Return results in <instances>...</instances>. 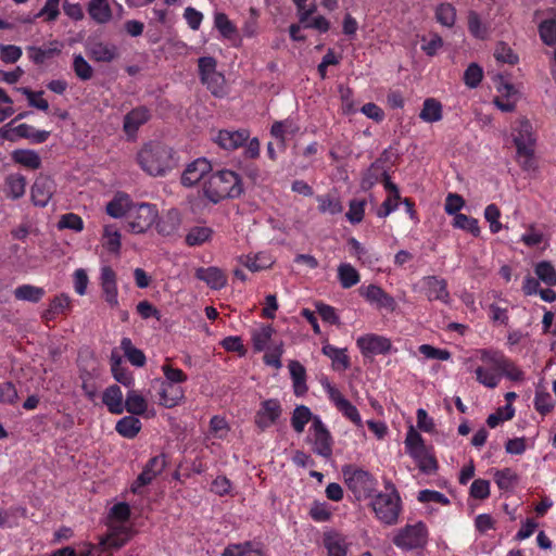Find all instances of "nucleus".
<instances>
[{
    "label": "nucleus",
    "mask_w": 556,
    "mask_h": 556,
    "mask_svg": "<svg viewBox=\"0 0 556 556\" xmlns=\"http://www.w3.org/2000/svg\"><path fill=\"white\" fill-rule=\"evenodd\" d=\"M111 371L114 379L124 387L130 388L134 386L135 379L132 374L126 367L122 366L119 358L112 359Z\"/></svg>",
    "instance_id": "obj_51"
},
{
    "label": "nucleus",
    "mask_w": 556,
    "mask_h": 556,
    "mask_svg": "<svg viewBox=\"0 0 556 556\" xmlns=\"http://www.w3.org/2000/svg\"><path fill=\"white\" fill-rule=\"evenodd\" d=\"M483 78V71L477 63L468 65L464 73V83L469 88H477Z\"/></svg>",
    "instance_id": "obj_64"
},
{
    "label": "nucleus",
    "mask_w": 556,
    "mask_h": 556,
    "mask_svg": "<svg viewBox=\"0 0 556 556\" xmlns=\"http://www.w3.org/2000/svg\"><path fill=\"white\" fill-rule=\"evenodd\" d=\"M203 85L211 91L215 97H222L225 93V77L222 73L216 72L207 77L200 79Z\"/></svg>",
    "instance_id": "obj_54"
},
{
    "label": "nucleus",
    "mask_w": 556,
    "mask_h": 556,
    "mask_svg": "<svg viewBox=\"0 0 556 556\" xmlns=\"http://www.w3.org/2000/svg\"><path fill=\"white\" fill-rule=\"evenodd\" d=\"M375 517L386 526L397 523L402 513V500L391 480H384V492H378L370 501Z\"/></svg>",
    "instance_id": "obj_4"
},
{
    "label": "nucleus",
    "mask_w": 556,
    "mask_h": 556,
    "mask_svg": "<svg viewBox=\"0 0 556 556\" xmlns=\"http://www.w3.org/2000/svg\"><path fill=\"white\" fill-rule=\"evenodd\" d=\"M55 190L56 185L51 177L39 175L31 186L30 198L33 204L38 207L47 206Z\"/></svg>",
    "instance_id": "obj_20"
},
{
    "label": "nucleus",
    "mask_w": 556,
    "mask_h": 556,
    "mask_svg": "<svg viewBox=\"0 0 556 556\" xmlns=\"http://www.w3.org/2000/svg\"><path fill=\"white\" fill-rule=\"evenodd\" d=\"M141 427V421L135 415H131L119 419L116 422L115 430L119 435L132 439L140 432Z\"/></svg>",
    "instance_id": "obj_40"
},
{
    "label": "nucleus",
    "mask_w": 556,
    "mask_h": 556,
    "mask_svg": "<svg viewBox=\"0 0 556 556\" xmlns=\"http://www.w3.org/2000/svg\"><path fill=\"white\" fill-rule=\"evenodd\" d=\"M160 405L166 408H173L179 405L185 399V390L178 383L161 382Z\"/></svg>",
    "instance_id": "obj_27"
},
{
    "label": "nucleus",
    "mask_w": 556,
    "mask_h": 556,
    "mask_svg": "<svg viewBox=\"0 0 556 556\" xmlns=\"http://www.w3.org/2000/svg\"><path fill=\"white\" fill-rule=\"evenodd\" d=\"M338 278L343 289H350L361 280L359 273L349 263H343L338 267Z\"/></svg>",
    "instance_id": "obj_46"
},
{
    "label": "nucleus",
    "mask_w": 556,
    "mask_h": 556,
    "mask_svg": "<svg viewBox=\"0 0 556 556\" xmlns=\"http://www.w3.org/2000/svg\"><path fill=\"white\" fill-rule=\"evenodd\" d=\"M142 170L151 176H165L175 167L174 151L157 141L146 143L137 154Z\"/></svg>",
    "instance_id": "obj_3"
},
{
    "label": "nucleus",
    "mask_w": 556,
    "mask_h": 556,
    "mask_svg": "<svg viewBox=\"0 0 556 556\" xmlns=\"http://www.w3.org/2000/svg\"><path fill=\"white\" fill-rule=\"evenodd\" d=\"M540 38L546 46H554L556 43V20L547 18L539 25Z\"/></svg>",
    "instance_id": "obj_55"
},
{
    "label": "nucleus",
    "mask_w": 556,
    "mask_h": 556,
    "mask_svg": "<svg viewBox=\"0 0 556 556\" xmlns=\"http://www.w3.org/2000/svg\"><path fill=\"white\" fill-rule=\"evenodd\" d=\"M282 414V406L277 399H267L261 402L254 416V424L260 431H265L275 425Z\"/></svg>",
    "instance_id": "obj_15"
},
{
    "label": "nucleus",
    "mask_w": 556,
    "mask_h": 556,
    "mask_svg": "<svg viewBox=\"0 0 556 556\" xmlns=\"http://www.w3.org/2000/svg\"><path fill=\"white\" fill-rule=\"evenodd\" d=\"M211 172V163L204 157H199L186 166L181 174L180 182L184 187H193L199 181L205 180Z\"/></svg>",
    "instance_id": "obj_19"
},
{
    "label": "nucleus",
    "mask_w": 556,
    "mask_h": 556,
    "mask_svg": "<svg viewBox=\"0 0 556 556\" xmlns=\"http://www.w3.org/2000/svg\"><path fill=\"white\" fill-rule=\"evenodd\" d=\"M88 14L98 24H106L112 18V10L108 0H90Z\"/></svg>",
    "instance_id": "obj_35"
},
{
    "label": "nucleus",
    "mask_w": 556,
    "mask_h": 556,
    "mask_svg": "<svg viewBox=\"0 0 556 556\" xmlns=\"http://www.w3.org/2000/svg\"><path fill=\"white\" fill-rule=\"evenodd\" d=\"M515 415V409L510 404L500 407L495 413L489 415L486 425L490 428H496L501 422L510 420Z\"/></svg>",
    "instance_id": "obj_60"
},
{
    "label": "nucleus",
    "mask_w": 556,
    "mask_h": 556,
    "mask_svg": "<svg viewBox=\"0 0 556 556\" xmlns=\"http://www.w3.org/2000/svg\"><path fill=\"white\" fill-rule=\"evenodd\" d=\"M121 232L115 225H106L103 228L102 245L110 253L118 254L122 247Z\"/></svg>",
    "instance_id": "obj_41"
},
{
    "label": "nucleus",
    "mask_w": 556,
    "mask_h": 556,
    "mask_svg": "<svg viewBox=\"0 0 556 556\" xmlns=\"http://www.w3.org/2000/svg\"><path fill=\"white\" fill-rule=\"evenodd\" d=\"M315 416L311 409L305 405H299L294 408L291 416V426L296 433H302L305 426L312 420L314 422Z\"/></svg>",
    "instance_id": "obj_43"
},
{
    "label": "nucleus",
    "mask_w": 556,
    "mask_h": 556,
    "mask_svg": "<svg viewBox=\"0 0 556 556\" xmlns=\"http://www.w3.org/2000/svg\"><path fill=\"white\" fill-rule=\"evenodd\" d=\"M321 352L332 361V367L336 370H345L351 365L345 349H339L332 344H325Z\"/></svg>",
    "instance_id": "obj_36"
},
{
    "label": "nucleus",
    "mask_w": 556,
    "mask_h": 556,
    "mask_svg": "<svg viewBox=\"0 0 556 556\" xmlns=\"http://www.w3.org/2000/svg\"><path fill=\"white\" fill-rule=\"evenodd\" d=\"M12 160L26 168L38 169L41 166V159L34 150L18 149L13 151Z\"/></svg>",
    "instance_id": "obj_42"
},
{
    "label": "nucleus",
    "mask_w": 556,
    "mask_h": 556,
    "mask_svg": "<svg viewBox=\"0 0 556 556\" xmlns=\"http://www.w3.org/2000/svg\"><path fill=\"white\" fill-rule=\"evenodd\" d=\"M324 546L328 556H346L348 543L343 534L337 531L326 532L324 534Z\"/></svg>",
    "instance_id": "obj_28"
},
{
    "label": "nucleus",
    "mask_w": 556,
    "mask_h": 556,
    "mask_svg": "<svg viewBox=\"0 0 556 556\" xmlns=\"http://www.w3.org/2000/svg\"><path fill=\"white\" fill-rule=\"evenodd\" d=\"M511 135L516 151L523 152L525 149L534 148L536 140L533 127L527 118H520L515 123Z\"/></svg>",
    "instance_id": "obj_23"
},
{
    "label": "nucleus",
    "mask_w": 556,
    "mask_h": 556,
    "mask_svg": "<svg viewBox=\"0 0 556 556\" xmlns=\"http://www.w3.org/2000/svg\"><path fill=\"white\" fill-rule=\"evenodd\" d=\"M134 202L127 194H116L113 200L106 204V213L114 218L126 217L132 206Z\"/></svg>",
    "instance_id": "obj_32"
},
{
    "label": "nucleus",
    "mask_w": 556,
    "mask_h": 556,
    "mask_svg": "<svg viewBox=\"0 0 556 556\" xmlns=\"http://www.w3.org/2000/svg\"><path fill=\"white\" fill-rule=\"evenodd\" d=\"M99 285L104 302L111 308H117L119 306L117 274L111 266L103 265L100 268Z\"/></svg>",
    "instance_id": "obj_16"
},
{
    "label": "nucleus",
    "mask_w": 556,
    "mask_h": 556,
    "mask_svg": "<svg viewBox=\"0 0 556 556\" xmlns=\"http://www.w3.org/2000/svg\"><path fill=\"white\" fill-rule=\"evenodd\" d=\"M480 358L485 365L476 368V379L489 389L496 388L502 376L515 382L525 379V372L503 352L482 350Z\"/></svg>",
    "instance_id": "obj_1"
},
{
    "label": "nucleus",
    "mask_w": 556,
    "mask_h": 556,
    "mask_svg": "<svg viewBox=\"0 0 556 556\" xmlns=\"http://www.w3.org/2000/svg\"><path fill=\"white\" fill-rule=\"evenodd\" d=\"M18 91L26 97L29 106L43 112H47L49 110L48 101L41 97L43 94V91H33L27 87H21L18 88Z\"/></svg>",
    "instance_id": "obj_56"
},
{
    "label": "nucleus",
    "mask_w": 556,
    "mask_h": 556,
    "mask_svg": "<svg viewBox=\"0 0 556 556\" xmlns=\"http://www.w3.org/2000/svg\"><path fill=\"white\" fill-rule=\"evenodd\" d=\"M314 452L325 458L332 455L333 439L319 416H315L312 425Z\"/></svg>",
    "instance_id": "obj_17"
},
{
    "label": "nucleus",
    "mask_w": 556,
    "mask_h": 556,
    "mask_svg": "<svg viewBox=\"0 0 556 556\" xmlns=\"http://www.w3.org/2000/svg\"><path fill=\"white\" fill-rule=\"evenodd\" d=\"M8 197L16 200L24 195L26 178L21 174H12L7 177Z\"/></svg>",
    "instance_id": "obj_50"
},
{
    "label": "nucleus",
    "mask_w": 556,
    "mask_h": 556,
    "mask_svg": "<svg viewBox=\"0 0 556 556\" xmlns=\"http://www.w3.org/2000/svg\"><path fill=\"white\" fill-rule=\"evenodd\" d=\"M419 118L425 123H437L443 118V105L435 98H427L419 112Z\"/></svg>",
    "instance_id": "obj_30"
},
{
    "label": "nucleus",
    "mask_w": 556,
    "mask_h": 556,
    "mask_svg": "<svg viewBox=\"0 0 556 556\" xmlns=\"http://www.w3.org/2000/svg\"><path fill=\"white\" fill-rule=\"evenodd\" d=\"M468 30L477 39H484L486 37V27L482 24L476 11H470L468 14Z\"/></svg>",
    "instance_id": "obj_63"
},
{
    "label": "nucleus",
    "mask_w": 556,
    "mask_h": 556,
    "mask_svg": "<svg viewBox=\"0 0 556 556\" xmlns=\"http://www.w3.org/2000/svg\"><path fill=\"white\" fill-rule=\"evenodd\" d=\"M46 294V291L41 287L33 285H22L14 290V296L21 301H27L30 303H38Z\"/></svg>",
    "instance_id": "obj_45"
},
{
    "label": "nucleus",
    "mask_w": 556,
    "mask_h": 556,
    "mask_svg": "<svg viewBox=\"0 0 556 556\" xmlns=\"http://www.w3.org/2000/svg\"><path fill=\"white\" fill-rule=\"evenodd\" d=\"M494 482L503 492H511L519 482V476L511 468L497 469L494 472Z\"/></svg>",
    "instance_id": "obj_38"
},
{
    "label": "nucleus",
    "mask_w": 556,
    "mask_h": 556,
    "mask_svg": "<svg viewBox=\"0 0 556 556\" xmlns=\"http://www.w3.org/2000/svg\"><path fill=\"white\" fill-rule=\"evenodd\" d=\"M58 229H71L76 232H80L84 230V220L79 215L75 213H66L63 214L59 219Z\"/></svg>",
    "instance_id": "obj_58"
},
{
    "label": "nucleus",
    "mask_w": 556,
    "mask_h": 556,
    "mask_svg": "<svg viewBox=\"0 0 556 556\" xmlns=\"http://www.w3.org/2000/svg\"><path fill=\"white\" fill-rule=\"evenodd\" d=\"M250 138L248 129L228 130L222 129L217 132L214 141L223 149L228 151L237 150L242 147Z\"/></svg>",
    "instance_id": "obj_25"
},
{
    "label": "nucleus",
    "mask_w": 556,
    "mask_h": 556,
    "mask_svg": "<svg viewBox=\"0 0 556 556\" xmlns=\"http://www.w3.org/2000/svg\"><path fill=\"white\" fill-rule=\"evenodd\" d=\"M452 226L465 230L476 238L479 237L481 232L478 219L463 213L456 214L453 218Z\"/></svg>",
    "instance_id": "obj_47"
},
{
    "label": "nucleus",
    "mask_w": 556,
    "mask_h": 556,
    "mask_svg": "<svg viewBox=\"0 0 556 556\" xmlns=\"http://www.w3.org/2000/svg\"><path fill=\"white\" fill-rule=\"evenodd\" d=\"M342 472L348 488L357 500L372 496L377 480L369 471L349 465L343 467Z\"/></svg>",
    "instance_id": "obj_10"
},
{
    "label": "nucleus",
    "mask_w": 556,
    "mask_h": 556,
    "mask_svg": "<svg viewBox=\"0 0 556 556\" xmlns=\"http://www.w3.org/2000/svg\"><path fill=\"white\" fill-rule=\"evenodd\" d=\"M166 467L165 455H156L151 457L137 479L131 484V491L139 493L140 489L150 484Z\"/></svg>",
    "instance_id": "obj_18"
},
{
    "label": "nucleus",
    "mask_w": 556,
    "mask_h": 556,
    "mask_svg": "<svg viewBox=\"0 0 556 556\" xmlns=\"http://www.w3.org/2000/svg\"><path fill=\"white\" fill-rule=\"evenodd\" d=\"M494 58L497 62L515 65L519 62V56L515 51L504 41H500L495 46Z\"/></svg>",
    "instance_id": "obj_53"
},
{
    "label": "nucleus",
    "mask_w": 556,
    "mask_h": 556,
    "mask_svg": "<svg viewBox=\"0 0 556 556\" xmlns=\"http://www.w3.org/2000/svg\"><path fill=\"white\" fill-rule=\"evenodd\" d=\"M404 444L405 452L415 460L421 472L432 473L438 469L432 446L425 443L421 434L413 426L407 430Z\"/></svg>",
    "instance_id": "obj_6"
},
{
    "label": "nucleus",
    "mask_w": 556,
    "mask_h": 556,
    "mask_svg": "<svg viewBox=\"0 0 556 556\" xmlns=\"http://www.w3.org/2000/svg\"><path fill=\"white\" fill-rule=\"evenodd\" d=\"M0 135L3 139L14 141L15 137L29 139L33 143H43L50 137L48 130H37L31 125L20 124L12 129L1 128Z\"/></svg>",
    "instance_id": "obj_21"
},
{
    "label": "nucleus",
    "mask_w": 556,
    "mask_h": 556,
    "mask_svg": "<svg viewBox=\"0 0 556 556\" xmlns=\"http://www.w3.org/2000/svg\"><path fill=\"white\" fill-rule=\"evenodd\" d=\"M157 208L150 203H134L128 213V225L134 233H143L157 218Z\"/></svg>",
    "instance_id": "obj_12"
},
{
    "label": "nucleus",
    "mask_w": 556,
    "mask_h": 556,
    "mask_svg": "<svg viewBox=\"0 0 556 556\" xmlns=\"http://www.w3.org/2000/svg\"><path fill=\"white\" fill-rule=\"evenodd\" d=\"M404 444L405 452L415 460L421 472L432 473L438 469L432 446L425 443L421 434L413 426L407 430Z\"/></svg>",
    "instance_id": "obj_7"
},
{
    "label": "nucleus",
    "mask_w": 556,
    "mask_h": 556,
    "mask_svg": "<svg viewBox=\"0 0 556 556\" xmlns=\"http://www.w3.org/2000/svg\"><path fill=\"white\" fill-rule=\"evenodd\" d=\"M148 409V401L136 390L128 391L124 403V410L135 416L143 415Z\"/></svg>",
    "instance_id": "obj_39"
},
{
    "label": "nucleus",
    "mask_w": 556,
    "mask_h": 556,
    "mask_svg": "<svg viewBox=\"0 0 556 556\" xmlns=\"http://www.w3.org/2000/svg\"><path fill=\"white\" fill-rule=\"evenodd\" d=\"M73 71L80 80H89L93 76V68L81 54H74Z\"/></svg>",
    "instance_id": "obj_57"
},
{
    "label": "nucleus",
    "mask_w": 556,
    "mask_h": 556,
    "mask_svg": "<svg viewBox=\"0 0 556 556\" xmlns=\"http://www.w3.org/2000/svg\"><path fill=\"white\" fill-rule=\"evenodd\" d=\"M534 273L538 279L548 287L556 286V269L548 261H541L535 265Z\"/></svg>",
    "instance_id": "obj_48"
},
{
    "label": "nucleus",
    "mask_w": 556,
    "mask_h": 556,
    "mask_svg": "<svg viewBox=\"0 0 556 556\" xmlns=\"http://www.w3.org/2000/svg\"><path fill=\"white\" fill-rule=\"evenodd\" d=\"M161 368L165 377L163 382L180 384L188 380V376L181 369L173 367L169 359H166Z\"/></svg>",
    "instance_id": "obj_61"
},
{
    "label": "nucleus",
    "mask_w": 556,
    "mask_h": 556,
    "mask_svg": "<svg viewBox=\"0 0 556 556\" xmlns=\"http://www.w3.org/2000/svg\"><path fill=\"white\" fill-rule=\"evenodd\" d=\"M194 277L213 290H220L227 285L226 274L216 266L199 267L195 269Z\"/></svg>",
    "instance_id": "obj_26"
},
{
    "label": "nucleus",
    "mask_w": 556,
    "mask_h": 556,
    "mask_svg": "<svg viewBox=\"0 0 556 556\" xmlns=\"http://www.w3.org/2000/svg\"><path fill=\"white\" fill-rule=\"evenodd\" d=\"M288 368L293 382L294 394L296 396L304 395L307 392L305 367L298 361H291Z\"/></svg>",
    "instance_id": "obj_31"
},
{
    "label": "nucleus",
    "mask_w": 556,
    "mask_h": 556,
    "mask_svg": "<svg viewBox=\"0 0 556 556\" xmlns=\"http://www.w3.org/2000/svg\"><path fill=\"white\" fill-rule=\"evenodd\" d=\"M356 345L365 358H372L376 355H387L392 349V342L389 338L367 333L356 340Z\"/></svg>",
    "instance_id": "obj_14"
},
{
    "label": "nucleus",
    "mask_w": 556,
    "mask_h": 556,
    "mask_svg": "<svg viewBox=\"0 0 556 556\" xmlns=\"http://www.w3.org/2000/svg\"><path fill=\"white\" fill-rule=\"evenodd\" d=\"M300 130L299 125L291 118L275 122L270 127V135L279 140L281 149L286 146V135L294 136Z\"/></svg>",
    "instance_id": "obj_33"
},
{
    "label": "nucleus",
    "mask_w": 556,
    "mask_h": 556,
    "mask_svg": "<svg viewBox=\"0 0 556 556\" xmlns=\"http://www.w3.org/2000/svg\"><path fill=\"white\" fill-rule=\"evenodd\" d=\"M319 382L328 395L329 401L336 406V408L356 427H363V420L356 406L342 395L339 389L330 382L328 377H321Z\"/></svg>",
    "instance_id": "obj_11"
},
{
    "label": "nucleus",
    "mask_w": 556,
    "mask_h": 556,
    "mask_svg": "<svg viewBox=\"0 0 556 556\" xmlns=\"http://www.w3.org/2000/svg\"><path fill=\"white\" fill-rule=\"evenodd\" d=\"M404 444L405 452L415 460L421 472L432 473L438 469L432 446L425 443L421 434L413 426L407 430Z\"/></svg>",
    "instance_id": "obj_5"
},
{
    "label": "nucleus",
    "mask_w": 556,
    "mask_h": 556,
    "mask_svg": "<svg viewBox=\"0 0 556 556\" xmlns=\"http://www.w3.org/2000/svg\"><path fill=\"white\" fill-rule=\"evenodd\" d=\"M150 118L151 111L144 105L137 106L129 111L124 116L123 121V130L127 138L130 140L136 139L139 128L147 124Z\"/></svg>",
    "instance_id": "obj_22"
},
{
    "label": "nucleus",
    "mask_w": 556,
    "mask_h": 556,
    "mask_svg": "<svg viewBox=\"0 0 556 556\" xmlns=\"http://www.w3.org/2000/svg\"><path fill=\"white\" fill-rule=\"evenodd\" d=\"M213 236V229L206 226H194L186 236V244L189 247H198L210 241Z\"/></svg>",
    "instance_id": "obj_44"
},
{
    "label": "nucleus",
    "mask_w": 556,
    "mask_h": 556,
    "mask_svg": "<svg viewBox=\"0 0 556 556\" xmlns=\"http://www.w3.org/2000/svg\"><path fill=\"white\" fill-rule=\"evenodd\" d=\"M359 295L378 311L393 313L396 308L395 299L386 292L380 286L370 283L358 288Z\"/></svg>",
    "instance_id": "obj_13"
},
{
    "label": "nucleus",
    "mask_w": 556,
    "mask_h": 556,
    "mask_svg": "<svg viewBox=\"0 0 556 556\" xmlns=\"http://www.w3.org/2000/svg\"><path fill=\"white\" fill-rule=\"evenodd\" d=\"M89 55L97 62L109 63L117 58L118 52L116 46L98 41L91 45Z\"/></svg>",
    "instance_id": "obj_34"
},
{
    "label": "nucleus",
    "mask_w": 556,
    "mask_h": 556,
    "mask_svg": "<svg viewBox=\"0 0 556 556\" xmlns=\"http://www.w3.org/2000/svg\"><path fill=\"white\" fill-rule=\"evenodd\" d=\"M426 296L429 301H440L447 304L450 302V292L447 281L438 276H427L422 279Z\"/></svg>",
    "instance_id": "obj_24"
},
{
    "label": "nucleus",
    "mask_w": 556,
    "mask_h": 556,
    "mask_svg": "<svg viewBox=\"0 0 556 556\" xmlns=\"http://www.w3.org/2000/svg\"><path fill=\"white\" fill-rule=\"evenodd\" d=\"M181 218L177 210L168 211L156 224L157 232L162 236H172L180 227Z\"/></svg>",
    "instance_id": "obj_37"
},
{
    "label": "nucleus",
    "mask_w": 556,
    "mask_h": 556,
    "mask_svg": "<svg viewBox=\"0 0 556 556\" xmlns=\"http://www.w3.org/2000/svg\"><path fill=\"white\" fill-rule=\"evenodd\" d=\"M317 202L318 210L320 213H329L331 215H337L343 211V206L340 199L331 194L318 195Z\"/></svg>",
    "instance_id": "obj_52"
},
{
    "label": "nucleus",
    "mask_w": 556,
    "mask_h": 556,
    "mask_svg": "<svg viewBox=\"0 0 556 556\" xmlns=\"http://www.w3.org/2000/svg\"><path fill=\"white\" fill-rule=\"evenodd\" d=\"M202 189L203 195L214 204L227 198H238L243 191L240 176L229 169L211 172Z\"/></svg>",
    "instance_id": "obj_2"
},
{
    "label": "nucleus",
    "mask_w": 556,
    "mask_h": 556,
    "mask_svg": "<svg viewBox=\"0 0 556 556\" xmlns=\"http://www.w3.org/2000/svg\"><path fill=\"white\" fill-rule=\"evenodd\" d=\"M102 402L112 414L119 415L124 412L123 393L117 384H112L104 390Z\"/></svg>",
    "instance_id": "obj_29"
},
{
    "label": "nucleus",
    "mask_w": 556,
    "mask_h": 556,
    "mask_svg": "<svg viewBox=\"0 0 556 556\" xmlns=\"http://www.w3.org/2000/svg\"><path fill=\"white\" fill-rule=\"evenodd\" d=\"M366 207V200L353 199L349 203V211L346 213L348 220L353 224H359L364 219Z\"/></svg>",
    "instance_id": "obj_59"
},
{
    "label": "nucleus",
    "mask_w": 556,
    "mask_h": 556,
    "mask_svg": "<svg viewBox=\"0 0 556 556\" xmlns=\"http://www.w3.org/2000/svg\"><path fill=\"white\" fill-rule=\"evenodd\" d=\"M404 444L405 452L415 460L421 472L432 473L438 469L432 446L425 443L421 434L413 426L407 430Z\"/></svg>",
    "instance_id": "obj_8"
},
{
    "label": "nucleus",
    "mask_w": 556,
    "mask_h": 556,
    "mask_svg": "<svg viewBox=\"0 0 556 556\" xmlns=\"http://www.w3.org/2000/svg\"><path fill=\"white\" fill-rule=\"evenodd\" d=\"M534 408L538 413L545 416L554 408V400L548 392L536 391L534 396Z\"/></svg>",
    "instance_id": "obj_62"
},
{
    "label": "nucleus",
    "mask_w": 556,
    "mask_h": 556,
    "mask_svg": "<svg viewBox=\"0 0 556 556\" xmlns=\"http://www.w3.org/2000/svg\"><path fill=\"white\" fill-rule=\"evenodd\" d=\"M429 539L428 527L422 521L407 523L400 528L392 538V543L400 549L408 552L422 549Z\"/></svg>",
    "instance_id": "obj_9"
},
{
    "label": "nucleus",
    "mask_w": 556,
    "mask_h": 556,
    "mask_svg": "<svg viewBox=\"0 0 556 556\" xmlns=\"http://www.w3.org/2000/svg\"><path fill=\"white\" fill-rule=\"evenodd\" d=\"M435 20L445 27H453L456 21V9L448 2L440 3L435 8Z\"/></svg>",
    "instance_id": "obj_49"
}]
</instances>
